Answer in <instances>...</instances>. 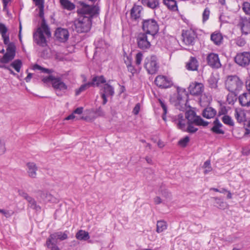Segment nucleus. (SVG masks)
<instances>
[{
    "mask_svg": "<svg viewBox=\"0 0 250 250\" xmlns=\"http://www.w3.org/2000/svg\"><path fill=\"white\" fill-rule=\"evenodd\" d=\"M14 56L8 53H6L4 54L3 56L0 59V62L2 63H6L12 61L14 58Z\"/></svg>",
    "mask_w": 250,
    "mask_h": 250,
    "instance_id": "e433bc0d",
    "label": "nucleus"
},
{
    "mask_svg": "<svg viewBox=\"0 0 250 250\" xmlns=\"http://www.w3.org/2000/svg\"><path fill=\"white\" fill-rule=\"evenodd\" d=\"M163 3L171 11L178 10L177 2L175 0H163Z\"/></svg>",
    "mask_w": 250,
    "mask_h": 250,
    "instance_id": "bb28decb",
    "label": "nucleus"
},
{
    "mask_svg": "<svg viewBox=\"0 0 250 250\" xmlns=\"http://www.w3.org/2000/svg\"><path fill=\"white\" fill-rule=\"evenodd\" d=\"M19 195L23 197L27 201L29 200V198L31 197L28 195V194L23 191L19 190Z\"/></svg>",
    "mask_w": 250,
    "mask_h": 250,
    "instance_id": "680f3d73",
    "label": "nucleus"
},
{
    "mask_svg": "<svg viewBox=\"0 0 250 250\" xmlns=\"http://www.w3.org/2000/svg\"><path fill=\"white\" fill-rule=\"evenodd\" d=\"M198 62L196 58L194 57H191L189 61L186 63V68L190 71L197 70L198 67Z\"/></svg>",
    "mask_w": 250,
    "mask_h": 250,
    "instance_id": "4be33fe9",
    "label": "nucleus"
},
{
    "mask_svg": "<svg viewBox=\"0 0 250 250\" xmlns=\"http://www.w3.org/2000/svg\"><path fill=\"white\" fill-rule=\"evenodd\" d=\"M143 8L142 6L134 4L130 10V17L133 21H137L141 17V13Z\"/></svg>",
    "mask_w": 250,
    "mask_h": 250,
    "instance_id": "dca6fc26",
    "label": "nucleus"
},
{
    "mask_svg": "<svg viewBox=\"0 0 250 250\" xmlns=\"http://www.w3.org/2000/svg\"><path fill=\"white\" fill-rule=\"evenodd\" d=\"M234 60L235 62L240 66H248L250 63V53L243 52L238 53L235 57Z\"/></svg>",
    "mask_w": 250,
    "mask_h": 250,
    "instance_id": "f8f14e48",
    "label": "nucleus"
},
{
    "mask_svg": "<svg viewBox=\"0 0 250 250\" xmlns=\"http://www.w3.org/2000/svg\"><path fill=\"white\" fill-rule=\"evenodd\" d=\"M182 37V41L186 45L193 46L197 39V35L196 32L192 29L183 30Z\"/></svg>",
    "mask_w": 250,
    "mask_h": 250,
    "instance_id": "423d86ee",
    "label": "nucleus"
},
{
    "mask_svg": "<svg viewBox=\"0 0 250 250\" xmlns=\"http://www.w3.org/2000/svg\"><path fill=\"white\" fill-rule=\"evenodd\" d=\"M199 116H196V113L191 110L187 111L185 113V117L188 120L187 123H194L196 125L195 120L199 118Z\"/></svg>",
    "mask_w": 250,
    "mask_h": 250,
    "instance_id": "b1692460",
    "label": "nucleus"
},
{
    "mask_svg": "<svg viewBox=\"0 0 250 250\" xmlns=\"http://www.w3.org/2000/svg\"><path fill=\"white\" fill-rule=\"evenodd\" d=\"M93 86V83H91L90 82H88L86 83L83 84L81 85L78 89H76L75 90V95L78 96L80 95L81 93L86 90L88 88Z\"/></svg>",
    "mask_w": 250,
    "mask_h": 250,
    "instance_id": "2f4dec72",
    "label": "nucleus"
},
{
    "mask_svg": "<svg viewBox=\"0 0 250 250\" xmlns=\"http://www.w3.org/2000/svg\"><path fill=\"white\" fill-rule=\"evenodd\" d=\"M7 32V28L5 25L2 23H0V33L1 34V36H3V35L6 34Z\"/></svg>",
    "mask_w": 250,
    "mask_h": 250,
    "instance_id": "4d7b16f0",
    "label": "nucleus"
},
{
    "mask_svg": "<svg viewBox=\"0 0 250 250\" xmlns=\"http://www.w3.org/2000/svg\"><path fill=\"white\" fill-rule=\"evenodd\" d=\"M203 167L205 169L204 171L205 174H207L212 171V168L210 166V161L209 160H207L204 163Z\"/></svg>",
    "mask_w": 250,
    "mask_h": 250,
    "instance_id": "79ce46f5",
    "label": "nucleus"
},
{
    "mask_svg": "<svg viewBox=\"0 0 250 250\" xmlns=\"http://www.w3.org/2000/svg\"><path fill=\"white\" fill-rule=\"evenodd\" d=\"M56 40L61 42H66L69 37V33L66 29L59 27L57 28L55 34Z\"/></svg>",
    "mask_w": 250,
    "mask_h": 250,
    "instance_id": "4468645a",
    "label": "nucleus"
},
{
    "mask_svg": "<svg viewBox=\"0 0 250 250\" xmlns=\"http://www.w3.org/2000/svg\"><path fill=\"white\" fill-rule=\"evenodd\" d=\"M42 82L46 84L51 83L52 87L56 90L65 91L67 89V85L62 81L61 77H55L49 75L42 79Z\"/></svg>",
    "mask_w": 250,
    "mask_h": 250,
    "instance_id": "7ed1b4c3",
    "label": "nucleus"
},
{
    "mask_svg": "<svg viewBox=\"0 0 250 250\" xmlns=\"http://www.w3.org/2000/svg\"><path fill=\"white\" fill-rule=\"evenodd\" d=\"M60 3L63 9L71 11L75 8V4L69 0H60Z\"/></svg>",
    "mask_w": 250,
    "mask_h": 250,
    "instance_id": "cd10ccee",
    "label": "nucleus"
},
{
    "mask_svg": "<svg viewBox=\"0 0 250 250\" xmlns=\"http://www.w3.org/2000/svg\"><path fill=\"white\" fill-rule=\"evenodd\" d=\"M159 102L161 105V106L162 107V108L163 109L164 113L167 114V106L166 104H165V102L163 100L160 99H159Z\"/></svg>",
    "mask_w": 250,
    "mask_h": 250,
    "instance_id": "bf43d9fd",
    "label": "nucleus"
},
{
    "mask_svg": "<svg viewBox=\"0 0 250 250\" xmlns=\"http://www.w3.org/2000/svg\"><path fill=\"white\" fill-rule=\"evenodd\" d=\"M6 148L5 144L0 141V155H2L5 153Z\"/></svg>",
    "mask_w": 250,
    "mask_h": 250,
    "instance_id": "e2e57ef3",
    "label": "nucleus"
},
{
    "mask_svg": "<svg viewBox=\"0 0 250 250\" xmlns=\"http://www.w3.org/2000/svg\"><path fill=\"white\" fill-rule=\"evenodd\" d=\"M243 83L236 75L229 76L226 81V87L231 93H235L241 88Z\"/></svg>",
    "mask_w": 250,
    "mask_h": 250,
    "instance_id": "20e7f679",
    "label": "nucleus"
},
{
    "mask_svg": "<svg viewBox=\"0 0 250 250\" xmlns=\"http://www.w3.org/2000/svg\"><path fill=\"white\" fill-rule=\"evenodd\" d=\"M213 126L210 128V131L216 134H224L225 131L221 128L223 125L220 123L218 117H216L213 122Z\"/></svg>",
    "mask_w": 250,
    "mask_h": 250,
    "instance_id": "f3484780",
    "label": "nucleus"
},
{
    "mask_svg": "<svg viewBox=\"0 0 250 250\" xmlns=\"http://www.w3.org/2000/svg\"><path fill=\"white\" fill-rule=\"evenodd\" d=\"M242 9L246 14L250 15V3L244 2L242 5Z\"/></svg>",
    "mask_w": 250,
    "mask_h": 250,
    "instance_id": "c03bdc74",
    "label": "nucleus"
},
{
    "mask_svg": "<svg viewBox=\"0 0 250 250\" xmlns=\"http://www.w3.org/2000/svg\"><path fill=\"white\" fill-rule=\"evenodd\" d=\"M140 109V104L139 103H138L135 105V107L133 108V112L134 114L137 115L139 112Z\"/></svg>",
    "mask_w": 250,
    "mask_h": 250,
    "instance_id": "0e129e2a",
    "label": "nucleus"
},
{
    "mask_svg": "<svg viewBox=\"0 0 250 250\" xmlns=\"http://www.w3.org/2000/svg\"><path fill=\"white\" fill-rule=\"evenodd\" d=\"M156 85L161 88H169L173 85V82L170 78L165 76H157L154 81Z\"/></svg>",
    "mask_w": 250,
    "mask_h": 250,
    "instance_id": "1a4fd4ad",
    "label": "nucleus"
},
{
    "mask_svg": "<svg viewBox=\"0 0 250 250\" xmlns=\"http://www.w3.org/2000/svg\"><path fill=\"white\" fill-rule=\"evenodd\" d=\"M27 173L29 177L32 178H36L38 167L33 162H28L26 164Z\"/></svg>",
    "mask_w": 250,
    "mask_h": 250,
    "instance_id": "a211bd4d",
    "label": "nucleus"
},
{
    "mask_svg": "<svg viewBox=\"0 0 250 250\" xmlns=\"http://www.w3.org/2000/svg\"><path fill=\"white\" fill-rule=\"evenodd\" d=\"M179 119L180 120L178 121V122H177V126L179 129L185 131L186 130L185 119L183 115L180 116Z\"/></svg>",
    "mask_w": 250,
    "mask_h": 250,
    "instance_id": "4c0bfd02",
    "label": "nucleus"
},
{
    "mask_svg": "<svg viewBox=\"0 0 250 250\" xmlns=\"http://www.w3.org/2000/svg\"><path fill=\"white\" fill-rule=\"evenodd\" d=\"M208 83L209 87L211 88L217 87V81L214 77H211L208 80Z\"/></svg>",
    "mask_w": 250,
    "mask_h": 250,
    "instance_id": "a18cd8bd",
    "label": "nucleus"
},
{
    "mask_svg": "<svg viewBox=\"0 0 250 250\" xmlns=\"http://www.w3.org/2000/svg\"><path fill=\"white\" fill-rule=\"evenodd\" d=\"M69 232L67 230L64 231L63 232L62 231H58L56 232H54L53 235L55 236L56 240L58 241V240H60L61 241H63L66 240L68 238V234Z\"/></svg>",
    "mask_w": 250,
    "mask_h": 250,
    "instance_id": "c85d7f7f",
    "label": "nucleus"
},
{
    "mask_svg": "<svg viewBox=\"0 0 250 250\" xmlns=\"http://www.w3.org/2000/svg\"><path fill=\"white\" fill-rule=\"evenodd\" d=\"M27 202H28L29 206L31 208L37 210L40 209V207L39 206H37L36 201L32 197H30L29 198V200H27Z\"/></svg>",
    "mask_w": 250,
    "mask_h": 250,
    "instance_id": "a19ab883",
    "label": "nucleus"
},
{
    "mask_svg": "<svg viewBox=\"0 0 250 250\" xmlns=\"http://www.w3.org/2000/svg\"><path fill=\"white\" fill-rule=\"evenodd\" d=\"M144 67L149 74H154L156 73L159 67L157 57L155 56H151L150 57L146 58Z\"/></svg>",
    "mask_w": 250,
    "mask_h": 250,
    "instance_id": "39448f33",
    "label": "nucleus"
},
{
    "mask_svg": "<svg viewBox=\"0 0 250 250\" xmlns=\"http://www.w3.org/2000/svg\"><path fill=\"white\" fill-rule=\"evenodd\" d=\"M228 112V111L225 106H221L218 111L217 117L218 118L222 115H227Z\"/></svg>",
    "mask_w": 250,
    "mask_h": 250,
    "instance_id": "3c124183",
    "label": "nucleus"
},
{
    "mask_svg": "<svg viewBox=\"0 0 250 250\" xmlns=\"http://www.w3.org/2000/svg\"><path fill=\"white\" fill-rule=\"evenodd\" d=\"M58 241L56 240L53 234H51L47 239L45 246L48 249H51L55 247H58L57 245Z\"/></svg>",
    "mask_w": 250,
    "mask_h": 250,
    "instance_id": "a878e982",
    "label": "nucleus"
},
{
    "mask_svg": "<svg viewBox=\"0 0 250 250\" xmlns=\"http://www.w3.org/2000/svg\"><path fill=\"white\" fill-rule=\"evenodd\" d=\"M196 125H202L203 126H207L209 123L204 121L200 116L197 120H195Z\"/></svg>",
    "mask_w": 250,
    "mask_h": 250,
    "instance_id": "8fccbe9b",
    "label": "nucleus"
},
{
    "mask_svg": "<svg viewBox=\"0 0 250 250\" xmlns=\"http://www.w3.org/2000/svg\"><path fill=\"white\" fill-rule=\"evenodd\" d=\"M33 38L38 45L42 47H45L47 45L46 39L41 27H39L36 32L34 33Z\"/></svg>",
    "mask_w": 250,
    "mask_h": 250,
    "instance_id": "2eb2a0df",
    "label": "nucleus"
},
{
    "mask_svg": "<svg viewBox=\"0 0 250 250\" xmlns=\"http://www.w3.org/2000/svg\"><path fill=\"white\" fill-rule=\"evenodd\" d=\"M143 59V54L141 52L138 53L135 57V63L136 65H140Z\"/></svg>",
    "mask_w": 250,
    "mask_h": 250,
    "instance_id": "864d4df0",
    "label": "nucleus"
},
{
    "mask_svg": "<svg viewBox=\"0 0 250 250\" xmlns=\"http://www.w3.org/2000/svg\"><path fill=\"white\" fill-rule=\"evenodd\" d=\"M141 27L144 33L153 36L156 35L159 30V24L153 18L143 19Z\"/></svg>",
    "mask_w": 250,
    "mask_h": 250,
    "instance_id": "f03ea898",
    "label": "nucleus"
},
{
    "mask_svg": "<svg viewBox=\"0 0 250 250\" xmlns=\"http://www.w3.org/2000/svg\"><path fill=\"white\" fill-rule=\"evenodd\" d=\"M213 199L215 200V206L219 208L224 209L227 206L226 202H224L222 199L214 197Z\"/></svg>",
    "mask_w": 250,
    "mask_h": 250,
    "instance_id": "f704fd0d",
    "label": "nucleus"
},
{
    "mask_svg": "<svg viewBox=\"0 0 250 250\" xmlns=\"http://www.w3.org/2000/svg\"><path fill=\"white\" fill-rule=\"evenodd\" d=\"M209 14H210V10L208 7H206L205 9V10L203 13V15H202L203 22H205L208 19Z\"/></svg>",
    "mask_w": 250,
    "mask_h": 250,
    "instance_id": "49530a36",
    "label": "nucleus"
},
{
    "mask_svg": "<svg viewBox=\"0 0 250 250\" xmlns=\"http://www.w3.org/2000/svg\"><path fill=\"white\" fill-rule=\"evenodd\" d=\"M217 114L216 110L212 107L207 106L203 111L202 116L207 118H213Z\"/></svg>",
    "mask_w": 250,
    "mask_h": 250,
    "instance_id": "5701e85b",
    "label": "nucleus"
},
{
    "mask_svg": "<svg viewBox=\"0 0 250 250\" xmlns=\"http://www.w3.org/2000/svg\"><path fill=\"white\" fill-rule=\"evenodd\" d=\"M94 113L97 116L99 117H103L105 115V113L101 106H99L98 108H97L94 111Z\"/></svg>",
    "mask_w": 250,
    "mask_h": 250,
    "instance_id": "603ef678",
    "label": "nucleus"
},
{
    "mask_svg": "<svg viewBox=\"0 0 250 250\" xmlns=\"http://www.w3.org/2000/svg\"><path fill=\"white\" fill-rule=\"evenodd\" d=\"M178 95L177 100L179 102V105L181 107H178L180 110H186L188 107H190L188 105V95L185 89H178Z\"/></svg>",
    "mask_w": 250,
    "mask_h": 250,
    "instance_id": "6e6552de",
    "label": "nucleus"
},
{
    "mask_svg": "<svg viewBox=\"0 0 250 250\" xmlns=\"http://www.w3.org/2000/svg\"><path fill=\"white\" fill-rule=\"evenodd\" d=\"M39 17L43 20V19H45L44 18V5H41L39 6Z\"/></svg>",
    "mask_w": 250,
    "mask_h": 250,
    "instance_id": "052dcab7",
    "label": "nucleus"
},
{
    "mask_svg": "<svg viewBox=\"0 0 250 250\" xmlns=\"http://www.w3.org/2000/svg\"><path fill=\"white\" fill-rule=\"evenodd\" d=\"M127 67L128 71L132 74V76H133L134 74L136 73L137 70L131 63L127 65Z\"/></svg>",
    "mask_w": 250,
    "mask_h": 250,
    "instance_id": "13d9d810",
    "label": "nucleus"
},
{
    "mask_svg": "<svg viewBox=\"0 0 250 250\" xmlns=\"http://www.w3.org/2000/svg\"><path fill=\"white\" fill-rule=\"evenodd\" d=\"M101 96L103 99L102 104L105 105L107 102V96L112 97L114 95V87L109 83H105L102 89Z\"/></svg>",
    "mask_w": 250,
    "mask_h": 250,
    "instance_id": "9b49d317",
    "label": "nucleus"
},
{
    "mask_svg": "<svg viewBox=\"0 0 250 250\" xmlns=\"http://www.w3.org/2000/svg\"><path fill=\"white\" fill-rule=\"evenodd\" d=\"M188 124V127L186 129L185 131H187L190 133H194L196 132L198 130V128L195 127L193 124L194 123H187Z\"/></svg>",
    "mask_w": 250,
    "mask_h": 250,
    "instance_id": "37998d69",
    "label": "nucleus"
},
{
    "mask_svg": "<svg viewBox=\"0 0 250 250\" xmlns=\"http://www.w3.org/2000/svg\"><path fill=\"white\" fill-rule=\"evenodd\" d=\"M239 101L243 106H250V92H245L240 95L239 97Z\"/></svg>",
    "mask_w": 250,
    "mask_h": 250,
    "instance_id": "412c9836",
    "label": "nucleus"
},
{
    "mask_svg": "<svg viewBox=\"0 0 250 250\" xmlns=\"http://www.w3.org/2000/svg\"><path fill=\"white\" fill-rule=\"evenodd\" d=\"M234 116L236 119L237 122L239 123L243 122L244 121V115H241L237 110H235Z\"/></svg>",
    "mask_w": 250,
    "mask_h": 250,
    "instance_id": "09e8293b",
    "label": "nucleus"
},
{
    "mask_svg": "<svg viewBox=\"0 0 250 250\" xmlns=\"http://www.w3.org/2000/svg\"><path fill=\"white\" fill-rule=\"evenodd\" d=\"M236 44L239 46H243L246 44V42L244 39H238L236 42Z\"/></svg>",
    "mask_w": 250,
    "mask_h": 250,
    "instance_id": "338daca9",
    "label": "nucleus"
},
{
    "mask_svg": "<svg viewBox=\"0 0 250 250\" xmlns=\"http://www.w3.org/2000/svg\"><path fill=\"white\" fill-rule=\"evenodd\" d=\"M189 141V137L188 136L185 137L184 138L180 140L178 142V144L182 146L185 147L187 146V144Z\"/></svg>",
    "mask_w": 250,
    "mask_h": 250,
    "instance_id": "de8ad7c7",
    "label": "nucleus"
},
{
    "mask_svg": "<svg viewBox=\"0 0 250 250\" xmlns=\"http://www.w3.org/2000/svg\"><path fill=\"white\" fill-rule=\"evenodd\" d=\"M242 33L244 35L250 33V21L248 20H242L238 24Z\"/></svg>",
    "mask_w": 250,
    "mask_h": 250,
    "instance_id": "aec40b11",
    "label": "nucleus"
},
{
    "mask_svg": "<svg viewBox=\"0 0 250 250\" xmlns=\"http://www.w3.org/2000/svg\"><path fill=\"white\" fill-rule=\"evenodd\" d=\"M106 82V80L104 76L101 75L100 76H94L92 80L91 83H93V86H99L100 83H104Z\"/></svg>",
    "mask_w": 250,
    "mask_h": 250,
    "instance_id": "c756f323",
    "label": "nucleus"
},
{
    "mask_svg": "<svg viewBox=\"0 0 250 250\" xmlns=\"http://www.w3.org/2000/svg\"><path fill=\"white\" fill-rule=\"evenodd\" d=\"M188 91L190 94L194 96H199L202 94L204 90V86L203 83L194 82L189 85Z\"/></svg>",
    "mask_w": 250,
    "mask_h": 250,
    "instance_id": "ddd939ff",
    "label": "nucleus"
},
{
    "mask_svg": "<svg viewBox=\"0 0 250 250\" xmlns=\"http://www.w3.org/2000/svg\"><path fill=\"white\" fill-rule=\"evenodd\" d=\"M221 119L223 123L226 125L230 126H233L234 125V123L231 117L228 115L224 116Z\"/></svg>",
    "mask_w": 250,
    "mask_h": 250,
    "instance_id": "c9c22d12",
    "label": "nucleus"
},
{
    "mask_svg": "<svg viewBox=\"0 0 250 250\" xmlns=\"http://www.w3.org/2000/svg\"><path fill=\"white\" fill-rule=\"evenodd\" d=\"M10 65L17 72H19L22 66V62L21 60L17 59L13 61Z\"/></svg>",
    "mask_w": 250,
    "mask_h": 250,
    "instance_id": "58836bf2",
    "label": "nucleus"
},
{
    "mask_svg": "<svg viewBox=\"0 0 250 250\" xmlns=\"http://www.w3.org/2000/svg\"><path fill=\"white\" fill-rule=\"evenodd\" d=\"M41 29L43 31V33H44L47 37H50L51 34L50 31V29L46 22L45 19L42 21L41 23Z\"/></svg>",
    "mask_w": 250,
    "mask_h": 250,
    "instance_id": "473e14b6",
    "label": "nucleus"
},
{
    "mask_svg": "<svg viewBox=\"0 0 250 250\" xmlns=\"http://www.w3.org/2000/svg\"><path fill=\"white\" fill-rule=\"evenodd\" d=\"M183 115L182 114H179L177 116H174L171 117V120L176 125L177 124V122H178V121H179V118L180 116H183Z\"/></svg>",
    "mask_w": 250,
    "mask_h": 250,
    "instance_id": "69168bd1",
    "label": "nucleus"
},
{
    "mask_svg": "<svg viewBox=\"0 0 250 250\" xmlns=\"http://www.w3.org/2000/svg\"><path fill=\"white\" fill-rule=\"evenodd\" d=\"M246 86L247 89L248 90V92H250V76L246 82Z\"/></svg>",
    "mask_w": 250,
    "mask_h": 250,
    "instance_id": "774afa93",
    "label": "nucleus"
},
{
    "mask_svg": "<svg viewBox=\"0 0 250 250\" xmlns=\"http://www.w3.org/2000/svg\"><path fill=\"white\" fill-rule=\"evenodd\" d=\"M0 213L3 214V215L6 217L9 218L12 216L13 214V212L12 211L6 210L4 209H1L0 208Z\"/></svg>",
    "mask_w": 250,
    "mask_h": 250,
    "instance_id": "5fc2aeb1",
    "label": "nucleus"
},
{
    "mask_svg": "<svg viewBox=\"0 0 250 250\" xmlns=\"http://www.w3.org/2000/svg\"><path fill=\"white\" fill-rule=\"evenodd\" d=\"M141 3L144 6H146L152 9L159 7V0H141Z\"/></svg>",
    "mask_w": 250,
    "mask_h": 250,
    "instance_id": "393cba45",
    "label": "nucleus"
},
{
    "mask_svg": "<svg viewBox=\"0 0 250 250\" xmlns=\"http://www.w3.org/2000/svg\"><path fill=\"white\" fill-rule=\"evenodd\" d=\"M76 237L78 240L85 241L88 240L90 238V236L88 232L80 230L76 233Z\"/></svg>",
    "mask_w": 250,
    "mask_h": 250,
    "instance_id": "7c9ffc66",
    "label": "nucleus"
},
{
    "mask_svg": "<svg viewBox=\"0 0 250 250\" xmlns=\"http://www.w3.org/2000/svg\"><path fill=\"white\" fill-rule=\"evenodd\" d=\"M7 53L13 55L14 57L16 54V46L13 42H10L8 45L7 48Z\"/></svg>",
    "mask_w": 250,
    "mask_h": 250,
    "instance_id": "ea45409f",
    "label": "nucleus"
},
{
    "mask_svg": "<svg viewBox=\"0 0 250 250\" xmlns=\"http://www.w3.org/2000/svg\"><path fill=\"white\" fill-rule=\"evenodd\" d=\"M208 65L213 69H218L221 67L222 65L217 54L210 53L208 54L206 58Z\"/></svg>",
    "mask_w": 250,
    "mask_h": 250,
    "instance_id": "9d476101",
    "label": "nucleus"
},
{
    "mask_svg": "<svg viewBox=\"0 0 250 250\" xmlns=\"http://www.w3.org/2000/svg\"><path fill=\"white\" fill-rule=\"evenodd\" d=\"M167 229V223L165 221L160 220L157 221L156 231L158 233L162 232Z\"/></svg>",
    "mask_w": 250,
    "mask_h": 250,
    "instance_id": "72a5a7b5",
    "label": "nucleus"
},
{
    "mask_svg": "<svg viewBox=\"0 0 250 250\" xmlns=\"http://www.w3.org/2000/svg\"><path fill=\"white\" fill-rule=\"evenodd\" d=\"M104 44V41L102 39H99L97 41L95 42V45L97 48H103Z\"/></svg>",
    "mask_w": 250,
    "mask_h": 250,
    "instance_id": "6e6d98bb",
    "label": "nucleus"
},
{
    "mask_svg": "<svg viewBox=\"0 0 250 250\" xmlns=\"http://www.w3.org/2000/svg\"><path fill=\"white\" fill-rule=\"evenodd\" d=\"M78 4V18L74 21L73 25L77 33H87L91 29L92 19L99 15L100 9L97 5H89L83 1H79Z\"/></svg>",
    "mask_w": 250,
    "mask_h": 250,
    "instance_id": "f257e3e1",
    "label": "nucleus"
},
{
    "mask_svg": "<svg viewBox=\"0 0 250 250\" xmlns=\"http://www.w3.org/2000/svg\"><path fill=\"white\" fill-rule=\"evenodd\" d=\"M147 35L146 33L140 32L136 37L138 47L141 50H147L151 46V43L148 40Z\"/></svg>",
    "mask_w": 250,
    "mask_h": 250,
    "instance_id": "0eeeda50",
    "label": "nucleus"
},
{
    "mask_svg": "<svg viewBox=\"0 0 250 250\" xmlns=\"http://www.w3.org/2000/svg\"><path fill=\"white\" fill-rule=\"evenodd\" d=\"M210 40L214 44L220 46L223 43V37L220 32H214L211 34Z\"/></svg>",
    "mask_w": 250,
    "mask_h": 250,
    "instance_id": "6ab92c4d",
    "label": "nucleus"
}]
</instances>
